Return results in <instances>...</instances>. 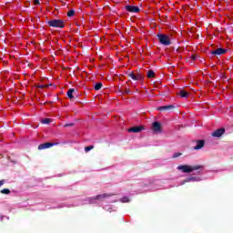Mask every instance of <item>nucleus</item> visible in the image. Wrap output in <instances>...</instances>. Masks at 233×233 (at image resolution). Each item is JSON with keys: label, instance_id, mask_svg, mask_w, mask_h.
Returning a JSON list of instances; mask_svg holds the SVG:
<instances>
[{"label": "nucleus", "instance_id": "nucleus-1", "mask_svg": "<svg viewBox=\"0 0 233 233\" xmlns=\"http://www.w3.org/2000/svg\"><path fill=\"white\" fill-rule=\"evenodd\" d=\"M177 170H181L184 174H190L194 170H199L203 168V166H188V165H180L177 167Z\"/></svg>", "mask_w": 233, "mask_h": 233}, {"label": "nucleus", "instance_id": "nucleus-2", "mask_svg": "<svg viewBox=\"0 0 233 233\" xmlns=\"http://www.w3.org/2000/svg\"><path fill=\"white\" fill-rule=\"evenodd\" d=\"M157 37L158 38L160 45H163L164 46H170V45H172V40L169 35L158 34L157 35Z\"/></svg>", "mask_w": 233, "mask_h": 233}, {"label": "nucleus", "instance_id": "nucleus-3", "mask_svg": "<svg viewBox=\"0 0 233 233\" xmlns=\"http://www.w3.org/2000/svg\"><path fill=\"white\" fill-rule=\"evenodd\" d=\"M48 26L52 28H65V21L61 19H53L47 22Z\"/></svg>", "mask_w": 233, "mask_h": 233}, {"label": "nucleus", "instance_id": "nucleus-4", "mask_svg": "<svg viewBox=\"0 0 233 233\" xmlns=\"http://www.w3.org/2000/svg\"><path fill=\"white\" fill-rule=\"evenodd\" d=\"M57 145H59V142H56V143L46 142L44 144H40L38 146V150H45L46 148H51V147H57Z\"/></svg>", "mask_w": 233, "mask_h": 233}, {"label": "nucleus", "instance_id": "nucleus-5", "mask_svg": "<svg viewBox=\"0 0 233 233\" xmlns=\"http://www.w3.org/2000/svg\"><path fill=\"white\" fill-rule=\"evenodd\" d=\"M125 9L131 14H139V12H141V9L136 5H126Z\"/></svg>", "mask_w": 233, "mask_h": 233}, {"label": "nucleus", "instance_id": "nucleus-6", "mask_svg": "<svg viewBox=\"0 0 233 233\" xmlns=\"http://www.w3.org/2000/svg\"><path fill=\"white\" fill-rule=\"evenodd\" d=\"M174 108H176V106L167 105V106H158L157 107V110H158L159 112H167L168 110H174Z\"/></svg>", "mask_w": 233, "mask_h": 233}, {"label": "nucleus", "instance_id": "nucleus-7", "mask_svg": "<svg viewBox=\"0 0 233 233\" xmlns=\"http://www.w3.org/2000/svg\"><path fill=\"white\" fill-rule=\"evenodd\" d=\"M128 77H130L131 79H133V81H143V75L141 74H134L133 72L132 73H129L127 75Z\"/></svg>", "mask_w": 233, "mask_h": 233}, {"label": "nucleus", "instance_id": "nucleus-8", "mask_svg": "<svg viewBox=\"0 0 233 233\" xmlns=\"http://www.w3.org/2000/svg\"><path fill=\"white\" fill-rule=\"evenodd\" d=\"M145 130L144 126H137V127H133L129 129H127V132H132L133 134H139V132Z\"/></svg>", "mask_w": 233, "mask_h": 233}, {"label": "nucleus", "instance_id": "nucleus-9", "mask_svg": "<svg viewBox=\"0 0 233 233\" xmlns=\"http://www.w3.org/2000/svg\"><path fill=\"white\" fill-rule=\"evenodd\" d=\"M212 56H223L224 54H227V49L225 48H217L210 52Z\"/></svg>", "mask_w": 233, "mask_h": 233}, {"label": "nucleus", "instance_id": "nucleus-10", "mask_svg": "<svg viewBox=\"0 0 233 233\" xmlns=\"http://www.w3.org/2000/svg\"><path fill=\"white\" fill-rule=\"evenodd\" d=\"M223 134H225V127H221V128L215 130L211 134V136H212V137H221V136H223Z\"/></svg>", "mask_w": 233, "mask_h": 233}, {"label": "nucleus", "instance_id": "nucleus-11", "mask_svg": "<svg viewBox=\"0 0 233 233\" xmlns=\"http://www.w3.org/2000/svg\"><path fill=\"white\" fill-rule=\"evenodd\" d=\"M152 128L156 133L161 134V123L157 121L153 122Z\"/></svg>", "mask_w": 233, "mask_h": 233}, {"label": "nucleus", "instance_id": "nucleus-12", "mask_svg": "<svg viewBox=\"0 0 233 233\" xmlns=\"http://www.w3.org/2000/svg\"><path fill=\"white\" fill-rule=\"evenodd\" d=\"M205 147V140H197V146L194 147V150H201Z\"/></svg>", "mask_w": 233, "mask_h": 233}, {"label": "nucleus", "instance_id": "nucleus-13", "mask_svg": "<svg viewBox=\"0 0 233 233\" xmlns=\"http://www.w3.org/2000/svg\"><path fill=\"white\" fill-rule=\"evenodd\" d=\"M190 181H200V179L198 177H189L183 181L182 185H185V183H190Z\"/></svg>", "mask_w": 233, "mask_h": 233}, {"label": "nucleus", "instance_id": "nucleus-14", "mask_svg": "<svg viewBox=\"0 0 233 233\" xmlns=\"http://www.w3.org/2000/svg\"><path fill=\"white\" fill-rule=\"evenodd\" d=\"M76 92V89L74 88H70L67 91V97L70 99V101H72V99H74V93Z\"/></svg>", "mask_w": 233, "mask_h": 233}, {"label": "nucleus", "instance_id": "nucleus-15", "mask_svg": "<svg viewBox=\"0 0 233 233\" xmlns=\"http://www.w3.org/2000/svg\"><path fill=\"white\" fill-rule=\"evenodd\" d=\"M112 195H108L106 193L102 194V195H97L94 198V199H105V198H110Z\"/></svg>", "mask_w": 233, "mask_h": 233}, {"label": "nucleus", "instance_id": "nucleus-16", "mask_svg": "<svg viewBox=\"0 0 233 233\" xmlns=\"http://www.w3.org/2000/svg\"><path fill=\"white\" fill-rule=\"evenodd\" d=\"M147 77H148V79H152V78L156 77V72H154V70H152V69L148 70Z\"/></svg>", "mask_w": 233, "mask_h": 233}, {"label": "nucleus", "instance_id": "nucleus-17", "mask_svg": "<svg viewBox=\"0 0 233 233\" xmlns=\"http://www.w3.org/2000/svg\"><path fill=\"white\" fill-rule=\"evenodd\" d=\"M179 96H180V97H186L187 98V97H188L189 94L186 90H180L179 91Z\"/></svg>", "mask_w": 233, "mask_h": 233}, {"label": "nucleus", "instance_id": "nucleus-18", "mask_svg": "<svg viewBox=\"0 0 233 233\" xmlns=\"http://www.w3.org/2000/svg\"><path fill=\"white\" fill-rule=\"evenodd\" d=\"M41 123L43 125H50V123H52V119L50 118H45V119H42Z\"/></svg>", "mask_w": 233, "mask_h": 233}, {"label": "nucleus", "instance_id": "nucleus-19", "mask_svg": "<svg viewBox=\"0 0 233 233\" xmlns=\"http://www.w3.org/2000/svg\"><path fill=\"white\" fill-rule=\"evenodd\" d=\"M103 88V83L99 82L95 85V90H101Z\"/></svg>", "mask_w": 233, "mask_h": 233}, {"label": "nucleus", "instance_id": "nucleus-20", "mask_svg": "<svg viewBox=\"0 0 233 233\" xmlns=\"http://www.w3.org/2000/svg\"><path fill=\"white\" fill-rule=\"evenodd\" d=\"M75 15H76V11L74 9L69 10L67 13L68 17H74Z\"/></svg>", "mask_w": 233, "mask_h": 233}, {"label": "nucleus", "instance_id": "nucleus-21", "mask_svg": "<svg viewBox=\"0 0 233 233\" xmlns=\"http://www.w3.org/2000/svg\"><path fill=\"white\" fill-rule=\"evenodd\" d=\"M90 150H94V146H88L85 147V152H90Z\"/></svg>", "mask_w": 233, "mask_h": 233}, {"label": "nucleus", "instance_id": "nucleus-22", "mask_svg": "<svg viewBox=\"0 0 233 233\" xmlns=\"http://www.w3.org/2000/svg\"><path fill=\"white\" fill-rule=\"evenodd\" d=\"M0 192H1V194H6V195H8V194H10V189H8V188H4V189H2Z\"/></svg>", "mask_w": 233, "mask_h": 233}, {"label": "nucleus", "instance_id": "nucleus-23", "mask_svg": "<svg viewBox=\"0 0 233 233\" xmlns=\"http://www.w3.org/2000/svg\"><path fill=\"white\" fill-rule=\"evenodd\" d=\"M121 201H122V203H128V201H129L128 197H123L121 198Z\"/></svg>", "mask_w": 233, "mask_h": 233}, {"label": "nucleus", "instance_id": "nucleus-24", "mask_svg": "<svg viewBox=\"0 0 233 233\" xmlns=\"http://www.w3.org/2000/svg\"><path fill=\"white\" fill-rule=\"evenodd\" d=\"M180 156H183V154L179 153V152L175 153V154H173V158L176 159V157H179Z\"/></svg>", "mask_w": 233, "mask_h": 233}, {"label": "nucleus", "instance_id": "nucleus-25", "mask_svg": "<svg viewBox=\"0 0 233 233\" xmlns=\"http://www.w3.org/2000/svg\"><path fill=\"white\" fill-rule=\"evenodd\" d=\"M124 94H132V91L130 89L126 88L124 91H122Z\"/></svg>", "mask_w": 233, "mask_h": 233}, {"label": "nucleus", "instance_id": "nucleus-26", "mask_svg": "<svg viewBox=\"0 0 233 233\" xmlns=\"http://www.w3.org/2000/svg\"><path fill=\"white\" fill-rule=\"evenodd\" d=\"M191 59H192L193 61H196V59H198V56H197V55H192V56H191Z\"/></svg>", "mask_w": 233, "mask_h": 233}, {"label": "nucleus", "instance_id": "nucleus-27", "mask_svg": "<svg viewBox=\"0 0 233 233\" xmlns=\"http://www.w3.org/2000/svg\"><path fill=\"white\" fill-rule=\"evenodd\" d=\"M64 127H74V123L66 124Z\"/></svg>", "mask_w": 233, "mask_h": 233}, {"label": "nucleus", "instance_id": "nucleus-28", "mask_svg": "<svg viewBox=\"0 0 233 233\" xmlns=\"http://www.w3.org/2000/svg\"><path fill=\"white\" fill-rule=\"evenodd\" d=\"M5 179L0 180V187H3V185H5Z\"/></svg>", "mask_w": 233, "mask_h": 233}, {"label": "nucleus", "instance_id": "nucleus-29", "mask_svg": "<svg viewBox=\"0 0 233 233\" xmlns=\"http://www.w3.org/2000/svg\"><path fill=\"white\" fill-rule=\"evenodd\" d=\"M34 5H41V3L39 2V0H35Z\"/></svg>", "mask_w": 233, "mask_h": 233}, {"label": "nucleus", "instance_id": "nucleus-30", "mask_svg": "<svg viewBox=\"0 0 233 233\" xmlns=\"http://www.w3.org/2000/svg\"><path fill=\"white\" fill-rule=\"evenodd\" d=\"M46 86H38V88H45Z\"/></svg>", "mask_w": 233, "mask_h": 233}]
</instances>
